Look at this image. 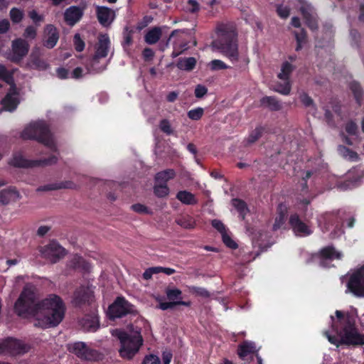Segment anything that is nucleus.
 Here are the masks:
<instances>
[{
    "label": "nucleus",
    "mask_w": 364,
    "mask_h": 364,
    "mask_svg": "<svg viewBox=\"0 0 364 364\" xmlns=\"http://www.w3.org/2000/svg\"><path fill=\"white\" fill-rule=\"evenodd\" d=\"M34 326L42 328L57 326L63 319L65 306L63 300L55 294H50L40 302Z\"/></svg>",
    "instance_id": "nucleus-1"
},
{
    "label": "nucleus",
    "mask_w": 364,
    "mask_h": 364,
    "mask_svg": "<svg viewBox=\"0 0 364 364\" xmlns=\"http://www.w3.org/2000/svg\"><path fill=\"white\" fill-rule=\"evenodd\" d=\"M112 336L117 337L121 343L119 349L120 355L127 360L132 359L139 350L143 345V338L141 335V328L129 325L127 331L115 329Z\"/></svg>",
    "instance_id": "nucleus-2"
},
{
    "label": "nucleus",
    "mask_w": 364,
    "mask_h": 364,
    "mask_svg": "<svg viewBox=\"0 0 364 364\" xmlns=\"http://www.w3.org/2000/svg\"><path fill=\"white\" fill-rule=\"evenodd\" d=\"M212 47L219 50L232 62L238 60L237 33L232 28L223 26L218 29V37L212 43Z\"/></svg>",
    "instance_id": "nucleus-3"
},
{
    "label": "nucleus",
    "mask_w": 364,
    "mask_h": 364,
    "mask_svg": "<svg viewBox=\"0 0 364 364\" xmlns=\"http://www.w3.org/2000/svg\"><path fill=\"white\" fill-rule=\"evenodd\" d=\"M40 302H36L35 288L26 285L18 299L15 303L16 313L23 318H33L36 322V314L39 312Z\"/></svg>",
    "instance_id": "nucleus-4"
},
{
    "label": "nucleus",
    "mask_w": 364,
    "mask_h": 364,
    "mask_svg": "<svg viewBox=\"0 0 364 364\" xmlns=\"http://www.w3.org/2000/svg\"><path fill=\"white\" fill-rule=\"evenodd\" d=\"M21 137L24 139H36L48 147L54 145L50 131L42 121L29 124L22 132Z\"/></svg>",
    "instance_id": "nucleus-5"
},
{
    "label": "nucleus",
    "mask_w": 364,
    "mask_h": 364,
    "mask_svg": "<svg viewBox=\"0 0 364 364\" xmlns=\"http://www.w3.org/2000/svg\"><path fill=\"white\" fill-rule=\"evenodd\" d=\"M0 78L11 86L9 92L1 101L3 109L13 112L16 109L19 103L18 92L14 82L12 73L9 72L2 64H0Z\"/></svg>",
    "instance_id": "nucleus-6"
},
{
    "label": "nucleus",
    "mask_w": 364,
    "mask_h": 364,
    "mask_svg": "<svg viewBox=\"0 0 364 364\" xmlns=\"http://www.w3.org/2000/svg\"><path fill=\"white\" fill-rule=\"evenodd\" d=\"M338 334L341 338V343L347 346H363L364 345V334L358 332L348 318L345 320L344 326L338 331Z\"/></svg>",
    "instance_id": "nucleus-7"
},
{
    "label": "nucleus",
    "mask_w": 364,
    "mask_h": 364,
    "mask_svg": "<svg viewBox=\"0 0 364 364\" xmlns=\"http://www.w3.org/2000/svg\"><path fill=\"white\" fill-rule=\"evenodd\" d=\"M71 353L82 360L98 361L103 358V354L98 350L92 348L82 341L75 342L69 347Z\"/></svg>",
    "instance_id": "nucleus-8"
},
{
    "label": "nucleus",
    "mask_w": 364,
    "mask_h": 364,
    "mask_svg": "<svg viewBox=\"0 0 364 364\" xmlns=\"http://www.w3.org/2000/svg\"><path fill=\"white\" fill-rule=\"evenodd\" d=\"M29 350L30 346L19 340L8 338L0 342V355H21L28 352Z\"/></svg>",
    "instance_id": "nucleus-9"
},
{
    "label": "nucleus",
    "mask_w": 364,
    "mask_h": 364,
    "mask_svg": "<svg viewBox=\"0 0 364 364\" xmlns=\"http://www.w3.org/2000/svg\"><path fill=\"white\" fill-rule=\"evenodd\" d=\"M347 287L354 296L364 297V265L350 274Z\"/></svg>",
    "instance_id": "nucleus-10"
},
{
    "label": "nucleus",
    "mask_w": 364,
    "mask_h": 364,
    "mask_svg": "<svg viewBox=\"0 0 364 364\" xmlns=\"http://www.w3.org/2000/svg\"><path fill=\"white\" fill-rule=\"evenodd\" d=\"M134 306L124 298L119 296L108 308L110 318H122L134 312Z\"/></svg>",
    "instance_id": "nucleus-11"
},
{
    "label": "nucleus",
    "mask_w": 364,
    "mask_h": 364,
    "mask_svg": "<svg viewBox=\"0 0 364 364\" xmlns=\"http://www.w3.org/2000/svg\"><path fill=\"white\" fill-rule=\"evenodd\" d=\"M257 352L256 346L252 342L245 341L238 348V355L244 361L250 360V364H262V360ZM242 364H246V362Z\"/></svg>",
    "instance_id": "nucleus-12"
},
{
    "label": "nucleus",
    "mask_w": 364,
    "mask_h": 364,
    "mask_svg": "<svg viewBox=\"0 0 364 364\" xmlns=\"http://www.w3.org/2000/svg\"><path fill=\"white\" fill-rule=\"evenodd\" d=\"M43 257L52 263L57 262L65 255V249L59 244L52 242L41 250Z\"/></svg>",
    "instance_id": "nucleus-13"
},
{
    "label": "nucleus",
    "mask_w": 364,
    "mask_h": 364,
    "mask_svg": "<svg viewBox=\"0 0 364 364\" xmlns=\"http://www.w3.org/2000/svg\"><path fill=\"white\" fill-rule=\"evenodd\" d=\"M58 161L55 156H53L47 159L28 161L21 156H15L12 161V164L17 167H34V166H46L55 164Z\"/></svg>",
    "instance_id": "nucleus-14"
},
{
    "label": "nucleus",
    "mask_w": 364,
    "mask_h": 364,
    "mask_svg": "<svg viewBox=\"0 0 364 364\" xmlns=\"http://www.w3.org/2000/svg\"><path fill=\"white\" fill-rule=\"evenodd\" d=\"M29 50L28 43L23 39L18 38L12 42L13 55L11 60L14 62L20 61L25 57Z\"/></svg>",
    "instance_id": "nucleus-15"
},
{
    "label": "nucleus",
    "mask_w": 364,
    "mask_h": 364,
    "mask_svg": "<svg viewBox=\"0 0 364 364\" xmlns=\"http://www.w3.org/2000/svg\"><path fill=\"white\" fill-rule=\"evenodd\" d=\"M110 40L107 34L99 35L97 42L94 47L93 55L106 58L110 49Z\"/></svg>",
    "instance_id": "nucleus-16"
},
{
    "label": "nucleus",
    "mask_w": 364,
    "mask_h": 364,
    "mask_svg": "<svg viewBox=\"0 0 364 364\" xmlns=\"http://www.w3.org/2000/svg\"><path fill=\"white\" fill-rule=\"evenodd\" d=\"M93 290L90 287H82L77 289L74 294L73 302L76 306H80L92 301Z\"/></svg>",
    "instance_id": "nucleus-17"
},
{
    "label": "nucleus",
    "mask_w": 364,
    "mask_h": 364,
    "mask_svg": "<svg viewBox=\"0 0 364 364\" xmlns=\"http://www.w3.org/2000/svg\"><path fill=\"white\" fill-rule=\"evenodd\" d=\"M96 15L101 25L109 26L115 18V13L111 9L106 6H96Z\"/></svg>",
    "instance_id": "nucleus-18"
},
{
    "label": "nucleus",
    "mask_w": 364,
    "mask_h": 364,
    "mask_svg": "<svg viewBox=\"0 0 364 364\" xmlns=\"http://www.w3.org/2000/svg\"><path fill=\"white\" fill-rule=\"evenodd\" d=\"M109 60L102 57L92 55L87 64V69L90 73H101L105 71L108 65Z\"/></svg>",
    "instance_id": "nucleus-19"
},
{
    "label": "nucleus",
    "mask_w": 364,
    "mask_h": 364,
    "mask_svg": "<svg viewBox=\"0 0 364 364\" xmlns=\"http://www.w3.org/2000/svg\"><path fill=\"white\" fill-rule=\"evenodd\" d=\"M289 223L296 235H309L311 233L309 228L299 219V215L296 214L291 215Z\"/></svg>",
    "instance_id": "nucleus-20"
},
{
    "label": "nucleus",
    "mask_w": 364,
    "mask_h": 364,
    "mask_svg": "<svg viewBox=\"0 0 364 364\" xmlns=\"http://www.w3.org/2000/svg\"><path fill=\"white\" fill-rule=\"evenodd\" d=\"M82 14V9L78 6H72L65 10L64 13V18L68 25L73 26L80 21Z\"/></svg>",
    "instance_id": "nucleus-21"
},
{
    "label": "nucleus",
    "mask_w": 364,
    "mask_h": 364,
    "mask_svg": "<svg viewBox=\"0 0 364 364\" xmlns=\"http://www.w3.org/2000/svg\"><path fill=\"white\" fill-rule=\"evenodd\" d=\"M41 56V51L39 48H36L33 50L30 55L29 61H28V66L31 68L43 70L47 69L48 67V63L41 59L40 58Z\"/></svg>",
    "instance_id": "nucleus-22"
},
{
    "label": "nucleus",
    "mask_w": 364,
    "mask_h": 364,
    "mask_svg": "<svg viewBox=\"0 0 364 364\" xmlns=\"http://www.w3.org/2000/svg\"><path fill=\"white\" fill-rule=\"evenodd\" d=\"M19 198L20 194L15 188H6L0 191V205H6Z\"/></svg>",
    "instance_id": "nucleus-23"
},
{
    "label": "nucleus",
    "mask_w": 364,
    "mask_h": 364,
    "mask_svg": "<svg viewBox=\"0 0 364 364\" xmlns=\"http://www.w3.org/2000/svg\"><path fill=\"white\" fill-rule=\"evenodd\" d=\"M46 40L44 46L48 48H53L57 43L59 35L55 26L53 25H48L45 29Z\"/></svg>",
    "instance_id": "nucleus-24"
},
{
    "label": "nucleus",
    "mask_w": 364,
    "mask_h": 364,
    "mask_svg": "<svg viewBox=\"0 0 364 364\" xmlns=\"http://www.w3.org/2000/svg\"><path fill=\"white\" fill-rule=\"evenodd\" d=\"M80 325L84 331H96L99 327L98 318L94 316H86L80 321Z\"/></svg>",
    "instance_id": "nucleus-25"
},
{
    "label": "nucleus",
    "mask_w": 364,
    "mask_h": 364,
    "mask_svg": "<svg viewBox=\"0 0 364 364\" xmlns=\"http://www.w3.org/2000/svg\"><path fill=\"white\" fill-rule=\"evenodd\" d=\"M261 105L272 111L280 110L282 107V103L274 97H264L260 100Z\"/></svg>",
    "instance_id": "nucleus-26"
},
{
    "label": "nucleus",
    "mask_w": 364,
    "mask_h": 364,
    "mask_svg": "<svg viewBox=\"0 0 364 364\" xmlns=\"http://www.w3.org/2000/svg\"><path fill=\"white\" fill-rule=\"evenodd\" d=\"M176 198L186 205H195L198 203L195 196L187 191H181L176 195Z\"/></svg>",
    "instance_id": "nucleus-27"
},
{
    "label": "nucleus",
    "mask_w": 364,
    "mask_h": 364,
    "mask_svg": "<svg viewBox=\"0 0 364 364\" xmlns=\"http://www.w3.org/2000/svg\"><path fill=\"white\" fill-rule=\"evenodd\" d=\"M161 36V29L154 27L149 30L145 35L144 40L148 44H154L158 42Z\"/></svg>",
    "instance_id": "nucleus-28"
},
{
    "label": "nucleus",
    "mask_w": 364,
    "mask_h": 364,
    "mask_svg": "<svg viewBox=\"0 0 364 364\" xmlns=\"http://www.w3.org/2000/svg\"><path fill=\"white\" fill-rule=\"evenodd\" d=\"M196 65V60L193 57L180 58L177 63V67L180 70L191 71Z\"/></svg>",
    "instance_id": "nucleus-29"
},
{
    "label": "nucleus",
    "mask_w": 364,
    "mask_h": 364,
    "mask_svg": "<svg viewBox=\"0 0 364 364\" xmlns=\"http://www.w3.org/2000/svg\"><path fill=\"white\" fill-rule=\"evenodd\" d=\"M175 176L176 173L173 169H166L157 173L155 176V181L156 183L166 184V182L173 178Z\"/></svg>",
    "instance_id": "nucleus-30"
},
{
    "label": "nucleus",
    "mask_w": 364,
    "mask_h": 364,
    "mask_svg": "<svg viewBox=\"0 0 364 364\" xmlns=\"http://www.w3.org/2000/svg\"><path fill=\"white\" fill-rule=\"evenodd\" d=\"M300 10L303 15L304 18L306 20V23L308 25V26L312 30L316 29L317 28V23H316L315 18L311 13L310 9L308 8H306L305 6H301Z\"/></svg>",
    "instance_id": "nucleus-31"
},
{
    "label": "nucleus",
    "mask_w": 364,
    "mask_h": 364,
    "mask_svg": "<svg viewBox=\"0 0 364 364\" xmlns=\"http://www.w3.org/2000/svg\"><path fill=\"white\" fill-rule=\"evenodd\" d=\"M321 256L323 259H341V253L336 251L333 247H326L321 250Z\"/></svg>",
    "instance_id": "nucleus-32"
},
{
    "label": "nucleus",
    "mask_w": 364,
    "mask_h": 364,
    "mask_svg": "<svg viewBox=\"0 0 364 364\" xmlns=\"http://www.w3.org/2000/svg\"><path fill=\"white\" fill-rule=\"evenodd\" d=\"M176 223L185 229H193L196 225L194 219L188 215L180 216L176 220Z\"/></svg>",
    "instance_id": "nucleus-33"
},
{
    "label": "nucleus",
    "mask_w": 364,
    "mask_h": 364,
    "mask_svg": "<svg viewBox=\"0 0 364 364\" xmlns=\"http://www.w3.org/2000/svg\"><path fill=\"white\" fill-rule=\"evenodd\" d=\"M286 208L282 204H279L278 206V216L275 219V222L273 225V229L277 230L280 228L285 221Z\"/></svg>",
    "instance_id": "nucleus-34"
},
{
    "label": "nucleus",
    "mask_w": 364,
    "mask_h": 364,
    "mask_svg": "<svg viewBox=\"0 0 364 364\" xmlns=\"http://www.w3.org/2000/svg\"><path fill=\"white\" fill-rule=\"evenodd\" d=\"M293 71V66L288 62L282 64L281 71L278 74V77L283 81H289V76Z\"/></svg>",
    "instance_id": "nucleus-35"
},
{
    "label": "nucleus",
    "mask_w": 364,
    "mask_h": 364,
    "mask_svg": "<svg viewBox=\"0 0 364 364\" xmlns=\"http://www.w3.org/2000/svg\"><path fill=\"white\" fill-rule=\"evenodd\" d=\"M188 291L191 294L198 296H201L203 298H208L210 296V292L203 287L188 286Z\"/></svg>",
    "instance_id": "nucleus-36"
},
{
    "label": "nucleus",
    "mask_w": 364,
    "mask_h": 364,
    "mask_svg": "<svg viewBox=\"0 0 364 364\" xmlns=\"http://www.w3.org/2000/svg\"><path fill=\"white\" fill-rule=\"evenodd\" d=\"M154 192L157 197L164 198L168 195L169 188L166 184L157 183L154 187Z\"/></svg>",
    "instance_id": "nucleus-37"
},
{
    "label": "nucleus",
    "mask_w": 364,
    "mask_h": 364,
    "mask_svg": "<svg viewBox=\"0 0 364 364\" xmlns=\"http://www.w3.org/2000/svg\"><path fill=\"white\" fill-rule=\"evenodd\" d=\"M274 91L284 95H288L291 91V84L289 81H284L283 83H278L274 88Z\"/></svg>",
    "instance_id": "nucleus-38"
},
{
    "label": "nucleus",
    "mask_w": 364,
    "mask_h": 364,
    "mask_svg": "<svg viewBox=\"0 0 364 364\" xmlns=\"http://www.w3.org/2000/svg\"><path fill=\"white\" fill-rule=\"evenodd\" d=\"M191 303L188 301H168V302H161L159 305V308L161 310H166L168 309H173L177 305H183L188 306H190Z\"/></svg>",
    "instance_id": "nucleus-39"
},
{
    "label": "nucleus",
    "mask_w": 364,
    "mask_h": 364,
    "mask_svg": "<svg viewBox=\"0 0 364 364\" xmlns=\"http://www.w3.org/2000/svg\"><path fill=\"white\" fill-rule=\"evenodd\" d=\"M232 204L240 213V214L242 217V219H244L245 215L247 210L245 203L239 199H233L232 200Z\"/></svg>",
    "instance_id": "nucleus-40"
},
{
    "label": "nucleus",
    "mask_w": 364,
    "mask_h": 364,
    "mask_svg": "<svg viewBox=\"0 0 364 364\" xmlns=\"http://www.w3.org/2000/svg\"><path fill=\"white\" fill-rule=\"evenodd\" d=\"M204 110L201 107H198L188 111V117L192 120H198L203 115Z\"/></svg>",
    "instance_id": "nucleus-41"
},
{
    "label": "nucleus",
    "mask_w": 364,
    "mask_h": 364,
    "mask_svg": "<svg viewBox=\"0 0 364 364\" xmlns=\"http://www.w3.org/2000/svg\"><path fill=\"white\" fill-rule=\"evenodd\" d=\"M160 129L165 134L171 135L173 133L171 124L168 119H164L159 123Z\"/></svg>",
    "instance_id": "nucleus-42"
},
{
    "label": "nucleus",
    "mask_w": 364,
    "mask_h": 364,
    "mask_svg": "<svg viewBox=\"0 0 364 364\" xmlns=\"http://www.w3.org/2000/svg\"><path fill=\"white\" fill-rule=\"evenodd\" d=\"M262 132H263L262 127H259L255 128V129L253 130L252 132V133L250 134L248 139H247L248 142L249 143L255 142L257 139H259L260 138V136H262Z\"/></svg>",
    "instance_id": "nucleus-43"
},
{
    "label": "nucleus",
    "mask_w": 364,
    "mask_h": 364,
    "mask_svg": "<svg viewBox=\"0 0 364 364\" xmlns=\"http://www.w3.org/2000/svg\"><path fill=\"white\" fill-rule=\"evenodd\" d=\"M295 38L297 42V46L296 48V50H299L302 47V43L305 41L306 39V32L304 29L301 31L300 33H294Z\"/></svg>",
    "instance_id": "nucleus-44"
},
{
    "label": "nucleus",
    "mask_w": 364,
    "mask_h": 364,
    "mask_svg": "<svg viewBox=\"0 0 364 364\" xmlns=\"http://www.w3.org/2000/svg\"><path fill=\"white\" fill-rule=\"evenodd\" d=\"M10 17L13 22L18 23L23 18V12L16 8L10 11Z\"/></svg>",
    "instance_id": "nucleus-45"
},
{
    "label": "nucleus",
    "mask_w": 364,
    "mask_h": 364,
    "mask_svg": "<svg viewBox=\"0 0 364 364\" xmlns=\"http://www.w3.org/2000/svg\"><path fill=\"white\" fill-rule=\"evenodd\" d=\"M58 183V188L60 189H77L79 186L72 181H62Z\"/></svg>",
    "instance_id": "nucleus-46"
},
{
    "label": "nucleus",
    "mask_w": 364,
    "mask_h": 364,
    "mask_svg": "<svg viewBox=\"0 0 364 364\" xmlns=\"http://www.w3.org/2000/svg\"><path fill=\"white\" fill-rule=\"evenodd\" d=\"M212 70H223L228 68V65L220 60H213L210 63Z\"/></svg>",
    "instance_id": "nucleus-47"
},
{
    "label": "nucleus",
    "mask_w": 364,
    "mask_h": 364,
    "mask_svg": "<svg viewBox=\"0 0 364 364\" xmlns=\"http://www.w3.org/2000/svg\"><path fill=\"white\" fill-rule=\"evenodd\" d=\"M74 45L75 50L78 52L82 51L85 48V43L78 33L75 34L74 36Z\"/></svg>",
    "instance_id": "nucleus-48"
},
{
    "label": "nucleus",
    "mask_w": 364,
    "mask_h": 364,
    "mask_svg": "<svg viewBox=\"0 0 364 364\" xmlns=\"http://www.w3.org/2000/svg\"><path fill=\"white\" fill-rule=\"evenodd\" d=\"M222 239L223 242L228 246V247H230L232 249H235L237 247V244L231 239V237L229 236V235L227 233V232H224L222 235Z\"/></svg>",
    "instance_id": "nucleus-49"
},
{
    "label": "nucleus",
    "mask_w": 364,
    "mask_h": 364,
    "mask_svg": "<svg viewBox=\"0 0 364 364\" xmlns=\"http://www.w3.org/2000/svg\"><path fill=\"white\" fill-rule=\"evenodd\" d=\"M350 89L353 92L357 101H358L362 95V89L360 85L357 82H352L350 85Z\"/></svg>",
    "instance_id": "nucleus-50"
},
{
    "label": "nucleus",
    "mask_w": 364,
    "mask_h": 364,
    "mask_svg": "<svg viewBox=\"0 0 364 364\" xmlns=\"http://www.w3.org/2000/svg\"><path fill=\"white\" fill-rule=\"evenodd\" d=\"M142 364H161V361L158 356L151 354L144 358Z\"/></svg>",
    "instance_id": "nucleus-51"
},
{
    "label": "nucleus",
    "mask_w": 364,
    "mask_h": 364,
    "mask_svg": "<svg viewBox=\"0 0 364 364\" xmlns=\"http://www.w3.org/2000/svg\"><path fill=\"white\" fill-rule=\"evenodd\" d=\"M181 291L178 289H167L166 296L169 300L178 299L181 295Z\"/></svg>",
    "instance_id": "nucleus-52"
},
{
    "label": "nucleus",
    "mask_w": 364,
    "mask_h": 364,
    "mask_svg": "<svg viewBox=\"0 0 364 364\" xmlns=\"http://www.w3.org/2000/svg\"><path fill=\"white\" fill-rule=\"evenodd\" d=\"M131 208L136 213H149V209L144 205L136 203L132 205Z\"/></svg>",
    "instance_id": "nucleus-53"
},
{
    "label": "nucleus",
    "mask_w": 364,
    "mask_h": 364,
    "mask_svg": "<svg viewBox=\"0 0 364 364\" xmlns=\"http://www.w3.org/2000/svg\"><path fill=\"white\" fill-rule=\"evenodd\" d=\"M208 89L201 85H198L195 89V95L197 98H201L207 94Z\"/></svg>",
    "instance_id": "nucleus-54"
},
{
    "label": "nucleus",
    "mask_w": 364,
    "mask_h": 364,
    "mask_svg": "<svg viewBox=\"0 0 364 364\" xmlns=\"http://www.w3.org/2000/svg\"><path fill=\"white\" fill-rule=\"evenodd\" d=\"M187 10L191 13H195L199 10V4L196 0H188Z\"/></svg>",
    "instance_id": "nucleus-55"
},
{
    "label": "nucleus",
    "mask_w": 364,
    "mask_h": 364,
    "mask_svg": "<svg viewBox=\"0 0 364 364\" xmlns=\"http://www.w3.org/2000/svg\"><path fill=\"white\" fill-rule=\"evenodd\" d=\"M25 38L33 39L36 36V28L34 26H28L23 34Z\"/></svg>",
    "instance_id": "nucleus-56"
},
{
    "label": "nucleus",
    "mask_w": 364,
    "mask_h": 364,
    "mask_svg": "<svg viewBox=\"0 0 364 364\" xmlns=\"http://www.w3.org/2000/svg\"><path fill=\"white\" fill-rule=\"evenodd\" d=\"M358 127L355 122H349L346 125V131L351 135H355L357 132Z\"/></svg>",
    "instance_id": "nucleus-57"
},
{
    "label": "nucleus",
    "mask_w": 364,
    "mask_h": 364,
    "mask_svg": "<svg viewBox=\"0 0 364 364\" xmlns=\"http://www.w3.org/2000/svg\"><path fill=\"white\" fill-rule=\"evenodd\" d=\"M277 11L278 15L282 18H286L289 15V9L286 6H278Z\"/></svg>",
    "instance_id": "nucleus-58"
},
{
    "label": "nucleus",
    "mask_w": 364,
    "mask_h": 364,
    "mask_svg": "<svg viewBox=\"0 0 364 364\" xmlns=\"http://www.w3.org/2000/svg\"><path fill=\"white\" fill-rule=\"evenodd\" d=\"M212 225L216 230H218L221 233V235L226 232L225 227L220 220H213L212 221Z\"/></svg>",
    "instance_id": "nucleus-59"
},
{
    "label": "nucleus",
    "mask_w": 364,
    "mask_h": 364,
    "mask_svg": "<svg viewBox=\"0 0 364 364\" xmlns=\"http://www.w3.org/2000/svg\"><path fill=\"white\" fill-rule=\"evenodd\" d=\"M55 190H58L57 183L47 184L45 186H40L39 188H37V191H50Z\"/></svg>",
    "instance_id": "nucleus-60"
},
{
    "label": "nucleus",
    "mask_w": 364,
    "mask_h": 364,
    "mask_svg": "<svg viewBox=\"0 0 364 364\" xmlns=\"http://www.w3.org/2000/svg\"><path fill=\"white\" fill-rule=\"evenodd\" d=\"M324 335L326 336V338H328V341L331 343L336 345L337 347L343 344L341 343V338H340V339H338L335 336H331L327 331L324 332Z\"/></svg>",
    "instance_id": "nucleus-61"
},
{
    "label": "nucleus",
    "mask_w": 364,
    "mask_h": 364,
    "mask_svg": "<svg viewBox=\"0 0 364 364\" xmlns=\"http://www.w3.org/2000/svg\"><path fill=\"white\" fill-rule=\"evenodd\" d=\"M301 102L306 107L313 106L312 99L306 94L303 93L300 96Z\"/></svg>",
    "instance_id": "nucleus-62"
},
{
    "label": "nucleus",
    "mask_w": 364,
    "mask_h": 364,
    "mask_svg": "<svg viewBox=\"0 0 364 364\" xmlns=\"http://www.w3.org/2000/svg\"><path fill=\"white\" fill-rule=\"evenodd\" d=\"M9 28V22L4 19L0 21V33H6Z\"/></svg>",
    "instance_id": "nucleus-63"
},
{
    "label": "nucleus",
    "mask_w": 364,
    "mask_h": 364,
    "mask_svg": "<svg viewBox=\"0 0 364 364\" xmlns=\"http://www.w3.org/2000/svg\"><path fill=\"white\" fill-rule=\"evenodd\" d=\"M154 51L149 48H146L143 51V55L146 60H151L154 57Z\"/></svg>",
    "instance_id": "nucleus-64"
}]
</instances>
